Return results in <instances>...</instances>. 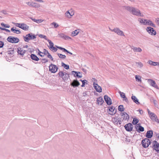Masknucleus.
Returning a JSON list of instances; mask_svg holds the SVG:
<instances>
[{"label": "nucleus", "mask_w": 159, "mask_h": 159, "mask_svg": "<svg viewBox=\"0 0 159 159\" xmlns=\"http://www.w3.org/2000/svg\"><path fill=\"white\" fill-rule=\"evenodd\" d=\"M124 7L125 9L131 12L133 15L141 17L143 16V15L141 14L140 11L138 9L129 6H125Z\"/></svg>", "instance_id": "nucleus-1"}, {"label": "nucleus", "mask_w": 159, "mask_h": 159, "mask_svg": "<svg viewBox=\"0 0 159 159\" xmlns=\"http://www.w3.org/2000/svg\"><path fill=\"white\" fill-rule=\"evenodd\" d=\"M66 72H63L62 71H59L57 75L59 76L62 78L64 81L68 80V79H70L69 75L70 74H69Z\"/></svg>", "instance_id": "nucleus-2"}, {"label": "nucleus", "mask_w": 159, "mask_h": 159, "mask_svg": "<svg viewBox=\"0 0 159 159\" xmlns=\"http://www.w3.org/2000/svg\"><path fill=\"white\" fill-rule=\"evenodd\" d=\"M23 37L25 41L29 42L30 40L36 39V35L32 33H30L26 34L25 36H23Z\"/></svg>", "instance_id": "nucleus-3"}, {"label": "nucleus", "mask_w": 159, "mask_h": 159, "mask_svg": "<svg viewBox=\"0 0 159 159\" xmlns=\"http://www.w3.org/2000/svg\"><path fill=\"white\" fill-rule=\"evenodd\" d=\"M152 147L154 150L159 154V143L157 141L154 140L152 142Z\"/></svg>", "instance_id": "nucleus-4"}, {"label": "nucleus", "mask_w": 159, "mask_h": 159, "mask_svg": "<svg viewBox=\"0 0 159 159\" xmlns=\"http://www.w3.org/2000/svg\"><path fill=\"white\" fill-rule=\"evenodd\" d=\"M7 40L9 42L12 43H17L19 41V39L17 37L12 36H9L7 39Z\"/></svg>", "instance_id": "nucleus-5"}, {"label": "nucleus", "mask_w": 159, "mask_h": 159, "mask_svg": "<svg viewBox=\"0 0 159 159\" xmlns=\"http://www.w3.org/2000/svg\"><path fill=\"white\" fill-rule=\"evenodd\" d=\"M142 144L143 148H147L151 144V142L148 139L145 138L142 140Z\"/></svg>", "instance_id": "nucleus-6"}, {"label": "nucleus", "mask_w": 159, "mask_h": 159, "mask_svg": "<svg viewBox=\"0 0 159 159\" xmlns=\"http://www.w3.org/2000/svg\"><path fill=\"white\" fill-rule=\"evenodd\" d=\"M49 70L52 73H55L58 69V67L55 65L51 64L49 67Z\"/></svg>", "instance_id": "nucleus-7"}, {"label": "nucleus", "mask_w": 159, "mask_h": 159, "mask_svg": "<svg viewBox=\"0 0 159 159\" xmlns=\"http://www.w3.org/2000/svg\"><path fill=\"white\" fill-rule=\"evenodd\" d=\"M107 111L109 114L111 115H113L116 114V110H115V108L113 106L109 107Z\"/></svg>", "instance_id": "nucleus-8"}, {"label": "nucleus", "mask_w": 159, "mask_h": 159, "mask_svg": "<svg viewBox=\"0 0 159 159\" xmlns=\"http://www.w3.org/2000/svg\"><path fill=\"white\" fill-rule=\"evenodd\" d=\"M112 31L116 33L118 35L121 36H125V35L124 34L123 32L119 28H115L113 30H111Z\"/></svg>", "instance_id": "nucleus-9"}, {"label": "nucleus", "mask_w": 159, "mask_h": 159, "mask_svg": "<svg viewBox=\"0 0 159 159\" xmlns=\"http://www.w3.org/2000/svg\"><path fill=\"white\" fill-rule=\"evenodd\" d=\"M146 30L148 33L151 35H155L156 34V32L153 28L151 27H148L146 28Z\"/></svg>", "instance_id": "nucleus-10"}, {"label": "nucleus", "mask_w": 159, "mask_h": 159, "mask_svg": "<svg viewBox=\"0 0 159 159\" xmlns=\"http://www.w3.org/2000/svg\"><path fill=\"white\" fill-rule=\"evenodd\" d=\"M124 127L127 131L131 132L132 131L133 125L131 123H129L125 125Z\"/></svg>", "instance_id": "nucleus-11"}, {"label": "nucleus", "mask_w": 159, "mask_h": 159, "mask_svg": "<svg viewBox=\"0 0 159 159\" xmlns=\"http://www.w3.org/2000/svg\"><path fill=\"white\" fill-rule=\"evenodd\" d=\"M148 114L150 116V118L152 120L155 121L156 122L159 123L158 119L157 118V116L154 113L150 112V111L148 112Z\"/></svg>", "instance_id": "nucleus-12"}, {"label": "nucleus", "mask_w": 159, "mask_h": 159, "mask_svg": "<svg viewBox=\"0 0 159 159\" xmlns=\"http://www.w3.org/2000/svg\"><path fill=\"white\" fill-rule=\"evenodd\" d=\"M71 74L73 75L75 77L81 78L82 77V74L79 71H72L71 72Z\"/></svg>", "instance_id": "nucleus-13"}, {"label": "nucleus", "mask_w": 159, "mask_h": 159, "mask_svg": "<svg viewBox=\"0 0 159 159\" xmlns=\"http://www.w3.org/2000/svg\"><path fill=\"white\" fill-rule=\"evenodd\" d=\"M104 98L105 101L108 105H110L112 104V101L111 98L108 97L107 95H105L104 96Z\"/></svg>", "instance_id": "nucleus-14"}, {"label": "nucleus", "mask_w": 159, "mask_h": 159, "mask_svg": "<svg viewBox=\"0 0 159 159\" xmlns=\"http://www.w3.org/2000/svg\"><path fill=\"white\" fill-rule=\"evenodd\" d=\"M93 87L97 92L99 93H101L102 92V87L99 86L97 84H96L94 82H93Z\"/></svg>", "instance_id": "nucleus-15"}, {"label": "nucleus", "mask_w": 159, "mask_h": 159, "mask_svg": "<svg viewBox=\"0 0 159 159\" xmlns=\"http://www.w3.org/2000/svg\"><path fill=\"white\" fill-rule=\"evenodd\" d=\"M80 85L79 82L77 79L74 80L73 81L70 83V85L74 88L78 87Z\"/></svg>", "instance_id": "nucleus-16"}, {"label": "nucleus", "mask_w": 159, "mask_h": 159, "mask_svg": "<svg viewBox=\"0 0 159 159\" xmlns=\"http://www.w3.org/2000/svg\"><path fill=\"white\" fill-rule=\"evenodd\" d=\"M148 82H150V84L151 86L157 89H159L157 85L156 84V83L152 79H149L148 80Z\"/></svg>", "instance_id": "nucleus-17"}, {"label": "nucleus", "mask_w": 159, "mask_h": 159, "mask_svg": "<svg viewBox=\"0 0 159 159\" xmlns=\"http://www.w3.org/2000/svg\"><path fill=\"white\" fill-rule=\"evenodd\" d=\"M121 116L122 117H123V119L122 120H128L129 119V115L125 112H123V113H121Z\"/></svg>", "instance_id": "nucleus-18"}, {"label": "nucleus", "mask_w": 159, "mask_h": 159, "mask_svg": "<svg viewBox=\"0 0 159 159\" xmlns=\"http://www.w3.org/2000/svg\"><path fill=\"white\" fill-rule=\"evenodd\" d=\"M17 52L18 54L20 55L23 57V55L26 52L25 50H23L22 48L19 47L17 48Z\"/></svg>", "instance_id": "nucleus-19"}, {"label": "nucleus", "mask_w": 159, "mask_h": 159, "mask_svg": "<svg viewBox=\"0 0 159 159\" xmlns=\"http://www.w3.org/2000/svg\"><path fill=\"white\" fill-rule=\"evenodd\" d=\"M144 20L145 21V25H148L154 27H156L155 25L151 21L147 19H144Z\"/></svg>", "instance_id": "nucleus-20"}, {"label": "nucleus", "mask_w": 159, "mask_h": 159, "mask_svg": "<svg viewBox=\"0 0 159 159\" xmlns=\"http://www.w3.org/2000/svg\"><path fill=\"white\" fill-rule=\"evenodd\" d=\"M153 131L152 130L148 131L146 133V137L147 138H151L153 136Z\"/></svg>", "instance_id": "nucleus-21"}, {"label": "nucleus", "mask_w": 159, "mask_h": 159, "mask_svg": "<svg viewBox=\"0 0 159 159\" xmlns=\"http://www.w3.org/2000/svg\"><path fill=\"white\" fill-rule=\"evenodd\" d=\"M60 37L63 38L65 40H68L71 39V38L68 36L65 35L63 33H61L59 34Z\"/></svg>", "instance_id": "nucleus-22"}, {"label": "nucleus", "mask_w": 159, "mask_h": 159, "mask_svg": "<svg viewBox=\"0 0 159 159\" xmlns=\"http://www.w3.org/2000/svg\"><path fill=\"white\" fill-rule=\"evenodd\" d=\"M30 57L32 60L34 61H38L39 60V58L38 57L34 54H31L30 55Z\"/></svg>", "instance_id": "nucleus-23"}, {"label": "nucleus", "mask_w": 159, "mask_h": 159, "mask_svg": "<svg viewBox=\"0 0 159 159\" xmlns=\"http://www.w3.org/2000/svg\"><path fill=\"white\" fill-rule=\"evenodd\" d=\"M20 28L24 30H28L29 29V26L25 24L22 23V25Z\"/></svg>", "instance_id": "nucleus-24"}, {"label": "nucleus", "mask_w": 159, "mask_h": 159, "mask_svg": "<svg viewBox=\"0 0 159 159\" xmlns=\"http://www.w3.org/2000/svg\"><path fill=\"white\" fill-rule=\"evenodd\" d=\"M131 99L133 101L137 104H140L138 99L135 96L133 95L131 97Z\"/></svg>", "instance_id": "nucleus-25"}, {"label": "nucleus", "mask_w": 159, "mask_h": 159, "mask_svg": "<svg viewBox=\"0 0 159 159\" xmlns=\"http://www.w3.org/2000/svg\"><path fill=\"white\" fill-rule=\"evenodd\" d=\"M104 101L103 99V98L102 97H99L98 98L97 100V104H99L100 102V105H102L103 104V103L104 102Z\"/></svg>", "instance_id": "nucleus-26"}, {"label": "nucleus", "mask_w": 159, "mask_h": 159, "mask_svg": "<svg viewBox=\"0 0 159 159\" xmlns=\"http://www.w3.org/2000/svg\"><path fill=\"white\" fill-rule=\"evenodd\" d=\"M132 49L134 52H141L142 51V49L140 48H136L133 47Z\"/></svg>", "instance_id": "nucleus-27"}, {"label": "nucleus", "mask_w": 159, "mask_h": 159, "mask_svg": "<svg viewBox=\"0 0 159 159\" xmlns=\"http://www.w3.org/2000/svg\"><path fill=\"white\" fill-rule=\"evenodd\" d=\"M148 63L151 65L155 66L157 65L158 64V63L157 62H155L152 61H149Z\"/></svg>", "instance_id": "nucleus-28"}, {"label": "nucleus", "mask_w": 159, "mask_h": 159, "mask_svg": "<svg viewBox=\"0 0 159 159\" xmlns=\"http://www.w3.org/2000/svg\"><path fill=\"white\" fill-rule=\"evenodd\" d=\"M61 66H63L66 70H68L69 69V65H67L64 63L63 62H61Z\"/></svg>", "instance_id": "nucleus-29"}, {"label": "nucleus", "mask_w": 159, "mask_h": 159, "mask_svg": "<svg viewBox=\"0 0 159 159\" xmlns=\"http://www.w3.org/2000/svg\"><path fill=\"white\" fill-rule=\"evenodd\" d=\"M11 31L13 32L14 33L17 34H20L21 33V32L20 30H16L14 29L13 27L11 29Z\"/></svg>", "instance_id": "nucleus-30"}, {"label": "nucleus", "mask_w": 159, "mask_h": 159, "mask_svg": "<svg viewBox=\"0 0 159 159\" xmlns=\"http://www.w3.org/2000/svg\"><path fill=\"white\" fill-rule=\"evenodd\" d=\"M125 108L123 105H120L118 107V110L120 112L123 111H124Z\"/></svg>", "instance_id": "nucleus-31"}, {"label": "nucleus", "mask_w": 159, "mask_h": 159, "mask_svg": "<svg viewBox=\"0 0 159 159\" xmlns=\"http://www.w3.org/2000/svg\"><path fill=\"white\" fill-rule=\"evenodd\" d=\"M56 46L57 48H58L61 50H62L63 52H68V51L67 50H66V49L65 48H63L61 47H59V46Z\"/></svg>", "instance_id": "nucleus-32"}, {"label": "nucleus", "mask_w": 159, "mask_h": 159, "mask_svg": "<svg viewBox=\"0 0 159 159\" xmlns=\"http://www.w3.org/2000/svg\"><path fill=\"white\" fill-rule=\"evenodd\" d=\"M139 120L138 119L135 118H133V120L132 122V123L134 125H135L138 124L137 123L139 122Z\"/></svg>", "instance_id": "nucleus-33"}, {"label": "nucleus", "mask_w": 159, "mask_h": 159, "mask_svg": "<svg viewBox=\"0 0 159 159\" xmlns=\"http://www.w3.org/2000/svg\"><path fill=\"white\" fill-rule=\"evenodd\" d=\"M32 20L37 23H40L42 22V20L41 19H35V18H31Z\"/></svg>", "instance_id": "nucleus-34"}, {"label": "nucleus", "mask_w": 159, "mask_h": 159, "mask_svg": "<svg viewBox=\"0 0 159 159\" xmlns=\"http://www.w3.org/2000/svg\"><path fill=\"white\" fill-rule=\"evenodd\" d=\"M49 44L50 46L49 47V48L50 49L51 48H52V47L54 46V44L51 41V40L48 39L47 41Z\"/></svg>", "instance_id": "nucleus-35"}, {"label": "nucleus", "mask_w": 159, "mask_h": 159, "mask_svg": "<svg viewBox=\"0 0 159 159\" xmlns=\"http://www.w3.org/2000/svg\"><path fill=\"white\" fill-rule=\"evenodd\" d=\"M65 14L67 17L69 18H70L71 17V16L73 15L74 14H71L69 12V11H68L66 12Z\"/></svg>", "instance_id": "nucleus-36"}, {"label": "nucleus", "mask_w": 159, "mask_h": 159, "mask_svg": "<svg viewBox=\"0 0 159 159\" xmlns=\"http://www.w3.org/2000/svg\"><path fill=\"white\" fill-rule=\"evenodd\" d=\"M8 52V54H9L10 56L12 57L14 56V50L13 49L10 50Z\"/></svg>", "instance_id": "nucleus-37"}, {"label": "nucleus", "mask_w": 159, "mask_h": 159, "mask_svg": "<svg viewBox=\"0 0 159 159\" xmlns=\"http://www.w3.org/2000/svg\"><path fill=\"white\" fill-rule=\"evenodd\" d=\"M57 55L61 59H64L66 57V56L65 55H63L61 53H57Z\"/></svg>", "instance_id": "nucleus-38"}, {"label": "nucleus", "mask_w": 159, "mask_h": 159, "mask_svg": "<svg viewBox=\"0 0 159 159\" xmlns=\"http://www.w3.org/2000/svg\"><path fill=\"white\" fill-rule=\"evenodd\" d=\"M117 120H117V118L116 117L112 118V122L116 125H117L118 124V122Z\"/></svg>", "instance_id": "nucleus-39"}, {"label": "nucleus", "mask_w": 159, "mask_h": 159, "mask_svg": "<svg viewBox=\"0 0 159 159\" xmlns=\"http://www.w3.org/2000/svg\"><path fill=\"white\" fill-rule=\"evenodd\" d=\"M144 130V128L143 127H142L141 126H140L139 127V129L138 130H137V132L139 133H140L141 132H143Z\"/></svg>", "instance_id": "nucleus-40"}, {"label": "nucleus", "mask_w": 159, "mask_h": 159, "mask_svg": "<svg viewBox=\"0 0 159 159\" xmlns=\"http://www.w3.org/2000/svg\"><path fill=\"white\" fill-rule=\"evenodd\" d=\"M45 52H46L47 53V57L48 58H50L52 61H53V58H52L51 54L48 52V51H46V50H45Z\"/></svg>", "instance_id": "nucleus-41"}, {"label": "nucleus", "mask_w": 159, "mask_h": 159, "mask_svg": "<svg viewBox=\"0 0 159 159\" xmlns=\"http://www.w3.org/2000/svg\"><path fill=\"white\" fill-rule=\"evenodd\" d=\"M87 81L86 80H83V81H82V85H81V87H84V86L85 85V84H87Z\"/></svg>", "instance_id": "nucleus-42"}, {"label": "nucleus", "mask_w": 159, "mask_h": 159, "mask_svg": "<svg viewBox=\"0 0 159 159\" xmlns=\"http://www.w3.org/2000/svg\"><path fill=\"white\" fill-rule=\"evenodd\" d=\"M119 93H120V97L122 98H125L126 96L125 95V93H124L123 92H122L120 91H119Z\"/></svg>", "instance_id": "nucleus-43"}, {"label": "nucleus", "mask_w": 159, "mask_h": 159, "mask_svg": "<svg viewBox=\"0 0 159 159\" xmlns=\"http://www.w3.org/2000/svg\"><path fill=\"white\" fill-rule=\"evenodd\" d=\"M39 37L41 38H43L44 39H45L48 41L49 39H48L46 36L43 35L42 34H40L39 35Z\"/></svg>", "instance_id": "nucleus-44"}, {"label": "nucleus", "mask_w": 159, "mask_h": 159, "mask_svg": "<svg viewBox=\"0 0 159 159\" xmlns=\"http://www.w3.org/2000/svg\"><path fill=\"white\" fill-rule=\"evenodd\" d=\"M135 78L136 81L138 82L141 81V77L140 76L136 75Z\"/></svg>", "instance_id": "nucleus-45"}, {"label": "nucleus", "mask_w": 159, "mask_h": 159, "mask_svg": "<svg viewBox=\"0 0 159 159\" xmlns=\"http://www.w3.org/2000/svg\"><path fill=\"white\" fill-rule=\"evenodd\" d=\"M79 33V32L78 30H75L72 33V34H73L74 36H75L77 35Z\"/></svg>", "instance_id": "nucleus-46"}, {"label": "nucleus", "mask_w": 159, "mask_h": 159, "mask_svg": "<svg viewBox=\"0 0 159 159\" xmlns=\"http://www.w3.org/2000/svg\"><path fill=\"white\" fill-rule=\"evenodd\" d=\"M1 25L2 26H3L5 28H9L10 27V26L9 25L7 24H5L3 23H2Z\"/></svg>", "instance_id": "nucleus-47"}, {"label": "nucleus", "mask_w": 159, "mask_h": 159, "mask_svg": "<svg viewBox=\"0 0 159 159\" xmlns=\"http://www.w3.org/2000/svg\"><path fill=\"white\" fill-rule=\"evenodd\" d=\"M140 23L143 24V25H145V21H144L143 19L139 18L138 20Z\"/></svg>", "instance_id": "nucleus-48"}, {"label": "nucleus", "mask_w": 159, "mask_h": 159, "mask_svg": "<svg viewBox=\"0 0 159 159\" xmlns=\"http://www.w3.org/2000/svg\"><path fill=\"white\" fill-rule=\"evenodd\" d=\"M141 125L140 123H138L135 126V128L136 131H137V130H139V127Z\"/></svg>", "instance_id": "nucleus-49"}, {"label": "nucleus", "mask_w": 159, "mask_h": 159, "mask_svg": "<svg viewBox=\"0 0 159 159\" xmlns=\"http://www.w3.org/2000/svg\"><path fill=\"white\" fill-rule=\"evenodd\" d=\"M0 29L2 30H5V31L7 32H10V31L9 30L6 29V28H3L2 27H0Z\"/></svg>", "instance_id": "nucleus-50"}, {"label": "nucleus", "mask_w": 159, "mask_h": 159, "mask_svg": "<svg viewBox=\"0 0 159 159\" xmlns=\"http://www.w3.org/2000/svg\"><path fill=\"white\" fill-rule=\"evenodd\" d=\"M15 25L16 27L20 28L22 25V23H16L15 24Z\"/></svg>", "instance_id": "nucleus-51"}, {"label": "nucleus", "mask_w": 159, "mask_h": 159, "mask_svg": "<svg viewBox=\"0 0 159 159\" xmlns=\"http://www.w3.org/2000/svg\"><path fill=\"white\" fill-rule=\"evenodd\" d=\"M55 28H57L58 26V25L55 22H53L52 24Z\"/></svg>", "instance_id": "nucleus-52"}, {"label": "nucleus", "mask_w": 159, "mask_h": 159, "mask_svg": "<svg viewBox=\"0 0 159 159\" xmlns=\"http://www.w3.org/2000/svg\"><path fill=\"white\" fill-rule=\"evenodd\" d=\"M138 65V66L140 67L141 68L143 66V64L141 62H139L136 63Z\"/></svg>", "instance_id": "nucleus-53"}, {"label": "nucleus", "mask_w": 159, "mask_h": 159, "mask_svg": "<svg viewBox=\"0 0 159 159\" xmlns=\"http://www.w3.org/2000/svg\"><path fill=\"white\" fill-rule=\"evenodd\" d=\"M50 49L52 50H53L54 52H56L57 50V49L54 46L52 48H51Z\"/></svg>", "instance_id": "nucleus-54"}, {"label": "nucleus", "mask_w": 159, "mask_h": 159, "mask_svg": "<svg viewBox=\"0 0 159 159\" xmlns=\"http://www.w3.org/2000/svg\"><path fill=\"white\" fill-rule=\"evenodd\" d=\"M26 4L29 6H33L34 3L32 2H26Z\"/></svg>", "instance_id": "nucleus-55"}, {"label": "nucleus", "mask_w": 159, "mask_h": 159, "mask_svg": "<svg viewBox=\"0 0 159 159\" xmlns=\"http://www.w3.org/2000/svg\"><path fill=\"white\" fill-rule=\"evenodd\" d=\"M4 45L3 42L0 41V48H2Z\"/></svg>", "instance_id": "nucleus-56"}, {"label": "nucleus", "mask_w": 159, "mask_h": 159, "mask_svg": "<svg viewBox=\"0 0 159 159\" xmlns=\"http://www.w3.org/2000/svg\"><path fill=\"white\" fill-rule=\"evenodd\" d=\"M117 120H118L117 121H118V123H119L120 125H121V122H122L121 118H117Z\"/></svg>", "instance_id": "nucleus-57"}, {"label": "nucleus", "mask_w": 159, "mask_h": 159, "mask_svg": "<svg viewBox=\"0 0 159 159\" xmlns=\"http://www.w3.org/2000/svg\"><path fill=\"white\" fill-rule=\"evenodd\" d=\"M42 60H43V61H44V62L43 61L42 62V63H45L46 62H47L48 61V59H46L45 58H43V59H42Z\"/></svg>", "instance_id": "nucleus-58"}, {"label": "nucleus", "mask_w": 159, "mask_h": 159, "mask_svg": "<svg viewBox=\"0 0 159 159\" xmlns=\"http://www.w3.org/2000/svg\"><path fill=\"white\" fill-rule=\"evenodd\" d=\"M153 100L154 105H155V106L157 107V101L154 99H153Z\"/></svg>", "instance_id": "nucleus-59"}, {"label": "nucleus", "mask_w": 159, "mask_h": 159, "mask_svg": "<svg viewBox=\"0 0 159 159\" xmlns=\"http://www.w3.org/2000/svg\"><path fill=\"white\" fill-rule=\"evenodd\" d=\"M87 92L85 91L83 93V97H86L87 96Z\"/></svg>", "instance_id": "nucleus-60"}, {"label": "nucleus", "mask_w": 159, "mask_h": 159, "mask_svg": "<svg viewBox=\"0 0 159 159\" xmlns=\"http://www.w3.org/2000/svg\"><path fill=\"white\" fill-rule=\"evenodd\" d=\"M1 12L2 13H3L4 14L6 15V14H7V13L6 11L5 10L1 11Z\"/></svg>", "instance_id": "nucleus-61"}, {"label": "nucleus", "mask_w": 159, "mask_h": 159, "mask_svg": "<svg viewBox=\"0 0 159 159\" xmlns=\"http://www.w3.org/2000/svg\"><path fill=\"white\" fill-rule=\"evenodd\" d=\"M124 100L126 102H128V100L127 98L125 97V98H124Z\"/></svg>", "instance_id": "nucleus-62"}, {"label": "nucleus", "mask_w": 159, "mask_h": 159, "mask_svg": "<svg viewBox=\"0 0 159 159\" xmlns=\"http://www.w3.org/2000/svg\"><path fill=\"white\" fill-rule=\"evenodd\" d=\"M156 21L158 25H159V18H157L156 19Z\"/></svg>", "instance_id": "nucleus-63"}, {"label": "nucleus", "mask_w": 159, "mask_h": 159, "mask_svg": "<svg viewBox=\"0 0 159 159\" xmlns=\"http://www.w3.org/2000/svg\"><path fill=\"white\" fill-rule=\"evenodd\" d=\"M38 54L39 55H40V54H41V53L43 54V52H41L39 50V49H38Z\"/></svg>", "instance_id": "nucleus-64"}]
</instances>
